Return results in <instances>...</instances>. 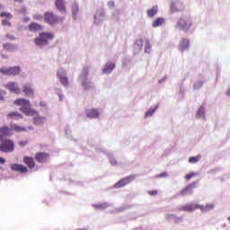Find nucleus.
Listing matches in <instances>:
<instances>
[{
    "label": "nucleus",
    "mask_w": 230,
    "mask_h": 230,
    "mask_svg": "<svg viewBox=\"0 0 230 230\" xmlns=\"http://www.w3.org/2000/svg\"><path fill=\"white\" fill-rule=\"evenodd\" d=\"M14 105L20 106L21 112H23L25 116H35L37 115V111L31 109V104L27 99H16L13 102Z\"/></svg>",
    "instance_id": "f257e3e1"
},
{
    "label": "nucleus",
    "mask_w": 230,
    "mask_h": 230,
    "mask_svg": "<svg viewBox=\"0 0 230 230\" xmlns=\"http://www.w3.org/2000/svg\"><path fill=\"white\" fill-rule=\"evenodd\" d=\"M55 39V34L53 32H40L39 34V37L34 39V42L36 46L39 48H42L43 46H48L49 44V41L53 40Z\"/></svg>",
    "instance_id": "f03ea898"
},
{
    "label": "nucleus",
    "mask_w": 230,
    "mask_h": 230,
    "mask_svg": "<svg viewBox=\"0 0 230 230\" xmlns=\"http://www.w3.org/2000/svg\"><path fill=\"white\" fill-rule=\"evenodd\" d=\"M15 150V143L13 140L5 138L0 142V152L4 154H12Z\"/></svg>",
    "instance_id": "7ed1b4c3"
},
{
    "label": "nucleus",
    "mask_w": 230,
    "mask_h": 230,
    "mask_svg": "<svg viewBox=\"0 0 230 230\" xmlns=\"http://www.w3.org/2000/svg\"><path fill=\"white\" fill-rule=\"evenodd\" d=\"M44 21L49 26H55V24H58V22H62L64 18H59L58 16L55 15L53 12H47L44 13Z\"/></svg>",
    "instance_id": "20e7f679"
},
{
    "label": "nucleus",
    "mask_w": 230,
    "mask_h": 230,
    "mask_svg": "<svg viewBox=\"0 0 230 230\" xmlns=\"http://www.w3.org/2000/svg\"><path fill=\"white\" fill-rule=\"evenodd\" d=\"M177 26L178 28H180V30H182L183 31H188V30H190V28L193 26V22L191 21L190 17L182 16L177 22Z\"/></svg>",
    "instance_id": "39448f33"
},
{
    "label": "nucleus",
    "mask_w": 230,
    "mask_h": 230,
    "mask_svg": "<svg viewBox=\"0 0 230 230\" xmlns=\"http://www.w3.org/2000/svg\"><path fill=\"white\" fill-rule=\"evenodd\" d=\"M0 73L5 76H15L21 73V66L2 67Z\"/></svg>",
    "instance_id": "423d86ee"
},
{
    "label": "nucleus",
    "mask_w": 230,
    "mask_h": 230,
    "mask_svg": "<svg viewBox=\"0 0 230 230\" xmlns=\"http://www.w3.org/2000/svg\"><path fill=\"white\" fill-rule=\"evenodd\" d=\"M136 177L134 175H130L126 178H123L115 183L114 188H123L127 186V184H130L132 181H134Z\"/></svg>",
    "instance_id": "0eeeda50"
},
{
    "label": "nucleus",
    "mask_w": 230,
    "mask_h": 230,
    "mask_svg": "<svg viewBox=\"0 0 230 230\" xmlns=\"http://www.w3.org/2000/svg\"><path fill=\"white\" fill-rule=\"evenodd\" d=\"M35 160L40 164L48 163L49 161V154L44 152L36 153Z\"/></svg>",
    "instance_id": "6e6552de"
},
{
    "label": "nucleus",
    "mask_w": 230,
    "mask_h": 230,
    "mask_svg": "<svg viewBox=\"0 0 230 230\" xmlns=\"http://www.w3.org/2000/svg\"><path fill=\"white\" fill-rule=\"evenodd\" d=\"M11 170L13 172H18L19 173H28V167L19 164H13Z\"/></svg>",
    "instance_id": "1a4fd4ad"
},
{
    "label": "nucleus",
    "mask_w": 230,
    "mask_h": 230,
    "mask_svg": "<svg viewBox=\"0 0 230 230\" xmlns=\"http://www.w3.org/2000/svg\"><path fill=\"white\" fill-rule=\"evenodd\" d=\"M196 184V182L189 184L187 187L181 190L180 195H181L182 197H186V195H191V193H193V189L195 188Z\"/></svg>",
    "instance_id": "9d476101"
},
{
    "label": "nucleus",
    "mask_w": 230,
    "mask_h": 230,
    "mask_svg": "<svg viewBox=\"0 0 230 230\" xmlns=\"http://www.w3.org/2000/svg\"><path fill=\"white\" fill-rule=\"evenodd\" d=\"M6 88L14 94H21V88L13 82L7 83Z\"/></svg>",
    "instance_id": "9b49d317"
},
{
    "label": "nucleus",
    "mask_w": 230,
    "mask_h": 230,
    "mask_svg": "<svg viewBox=\"0 0 230 230\" xmlns=\"http://www.w3.org/2000/svg\"><path fill=\"white\" fill-rule=\"evenodd\" d=\"M7 119H14L15 121H18V119H22L23 116L18 111H10L6 115Z\"/></svg>",
    "instance_id": "f8f14e48"
},
{
    "label": "nucleus",
    "mask_w": 230,
    "mask_h": 230,
    "mask_svg": "<svg viewBox=\"0 0 230 230\" xmlns=\"http://www.w3.org/2000/svg\"><path fill=\"white\" fill-rule=\"evenodd\" d=\"M86 116L87 118H90V119H94L96 118H100V111L98 110H87L86 111Z\"/></svg>",
    "instance_id": "ddd939ff"
},
{
    "label": "nucleus",
    "mask_w": 230,
    "mask_h": 230,
    "mask_svg": "<svg viewBox=\"0 0 230 230\" xmlns=\"http://www.w3.org/2000/svg\"><path fill=\"white\" fill-rule=\"evenodd\" d=\"M23 163L24 164H26V166H28V168H35V160L33 159V157L24 156Z\"/></svg>",
    "instance_id": "4468645a"
},
{
    "label": "nucleus",
    "mask_w": 230,
    "mask_h": 230,
    "mask_svg": "<svg viewBox=\"0 0 230 230\" xmlns=\"http://www.w3.org/2000/svg\"><path fill=\"white\" fill-rule=\"evenodd\" d=\"M190 48V40L182 39L179 45L180 51H186Z\"/></svg>",
    "instance_id": "2eb2a0df"
},
{
    "label": "nucleus",
    "mask_w": 230,
    "mask_h": 230,
    "mask_svg": "<svg viewBox=\"0 0 230 230\" xmlns=\"http://www.w3.org/2000/svg\"><path fill=\"white\" fill-rule=\"evenodd\" d=\"M22 92L24 93L25 96H33L35 93L33 92V88L30 84H24L22 87Z\"/></svg>",
    "instance_id": "dca6fc26"
},
{
    "label": "nucleus",
    "mask_w": 230,
    "mask_h": 230,
    "mask_svg": "<svg viewBox=\"0 0 230 230\" xmlns=\"http://www.w3.org/2000/svg\"><path fill=\"white\" fill-rule=\"evenodd\" d=\"M29 30L30 31H42L44 28L37 22H32L29 24Z\"/></svg>",
    "instance_id": "f3484780"
},
{
    "label": "nucleus",
    "mask_w": 230,
    "mask_h": 230,
    "mask_svg": "<svg viewBox=\"0 0 230 230\" xmlns=\"http://www.w3.org/2000/svg\"><path fill=\"white\" fill-rule=\"evenodd\" d=\"M114 67H116V64L114 63H108L105 65L102 73H104L105 75H109L111 73H112V69H114Z\"/></svg>",
    "instance_id": "a211bd4d"
},
{
    "label": "nucleus",
    "mask_w": 230,
    "mask_h": 230,
    "mask_svg": "<svg viewBox=\"0 0 230 230\" xmlns=\"http://www.w3.org/2000/svg\"><path fill=\"white\" fill-rule=\"evenodd\" d=\"M55 5L59 12H66V3L64 0H56Z\"/></svg>",
    "instance_id": "6ab92c4d"
},
{
    "label": "nucleus",
    "mask_w": 230,
    "mask_h": 230,
    "mask_svg": "<svg viewBox=\"0 0 230 230\" xmlns=\"http://www.w3.org/2000/svg\"><path fill=\"white\" fill-rule=\"evenodd\" d=\"M33 118L35 125H40L44 122L45 118L39 116V112L36 111V115H29Z\"/></svg>",
    "instance_id": "aec40b11"
},
{
    "label": "nucleus",
    "mask_w": 230,
    "mask_h": 230,
    "mask_svg": "<svg viewBox=\"0 0 230 230\" xmlns=\"http://www.w3.org/2000/svg\"><path fill=\"white\" fill-rule=\"evenodd\" d=\"M195 209H199V205H193V204H188L183 207H181L182 211H195Z\"/></svg>",
    "instance_id": "412c9836"
},
{
    "label": "nucleus",
    "mask_w": 230,
    "mask_h": 230,
    "mask_svg": "<svg viewBox=\"0 0 230 230\" xmlns=\"http://www.w3.org/2000/svg\"><path fill=\"white\" fill-rule=\"evenodd\" d=\"M11 130L12 128H9L8 126H2L0 127V136H10Z\"/></svg>",
    "instance_id": "4be33fe9"
},
{
    "label": "nucleus",
    "mask_w": 230,
    "mask_h": 230,
    "mask_svg": "<svg viewBox=\"0 0 230 230\" xmlns=\"http://www.w3.org/2000/svg\"><path fill=\"white\" fill-rule=\"evenodd\" d=\"M198 208L199 209H200V211L206 212V211H211V209L215 208V205L213 204H208L206 206L198 205Z\"/></svg>",
    "instance_id": "5701e85b"
},
{
    "label": "nucleus",
    "mask_w": 230,
    "mask_h": 230,
    "mask_svg": "<svg viewBox=\"0 0 230 230\" xmlns=\"http://www.w3.org/2000/svg\"><path fill=\"white\" fill-rule=\"evenodd\" d=\"M11 130H14V132H26V128L21 127L17 124H13L11 126Z\"/></svg>",
    "instance_id": "b1692460"
},
{
    "label": "nucleus",
    "mask_w": 230,
    "mask_h": 230,
    "mask_svg": "<svg viewBox=\"0 0 230 230\" xmlns=\"http://www.w3.org/2000/svg\"><path fill=\"white\" fill-rule=\"evenodd\" d=\"M158 12L157 6L153 7L152 9L147 10V15L148 17H154Z\"/></svg>",
    "instance_id": "393cba45"
},
{
    "label": "nucleus",
    "mask_w": 230,
    "mask_h": 230,
    "mask_svg": "<svg viewBox=\"0 0 230 230\" xmlns=\"http://www.w3.org/2000/svg\"><path fill=\"white\" fill-rule=\"evenodd\" d=\"M164 22V19H163V18H157V19L153 22V28H158V26H162Z\"/></svg>",
    "instance_id": "a878e982"
},
{
    "label": "nucleus",
    "mask_w": 230,
    "mask_h": 230,
    "mask_svg": "<svg viewBox=\"0 0 230 230\" xmlns=\"http://www.w3.org/2000/svg\"><path fill=\"white\" fill-rule=\"evenodd\" d=\"M59 80H60L61 84L65 87H67V85H69V80L67 79V77H66V76H59Z\"/></svg>",
    "instance_id": "bb28decb"
},
{
    "label": "nucleus",
    "mask_w": 230,
    "mask_h": 230,
    "mask_svg": "<svg viewBox=\"0 0 230 230\" xmlns=\"http://www.w3.org/2000/svg\"><path fill=\"white\" fill-rule=\"evenodd\" d=\"M199 161H200V155L192 156V157L189 158V163H191L192 164L199 163Z\"/></svg>",
    "instance_id": "cd10ccee"
},
{
    "label": "nucleus",
    "mask_w": 230,
    "mask_h": 230,
    "mask_svg": "<svg viewBox=\"0 0 230 230\" xmlns=\"http://www.w3.org/2000/svg\"><path fill=\"white\" fill-rule=\"evenodd\" d=\"M4 49H5L6 51H13V49H15V46L10 43H6V44H4Z\"/></svg>",
    "instance_id": "c85d7f7f"
},
{
    "label": "nucleus",
    "mask_w": 230,
    "mask_h": 230,
    "mask_svg": "<svg viewBox=\"0 0 230 230\" xmlns=\"http://www.w3.org/2000/svg\"><path fill=\"white\" fill-rule=\"evenodd\" d=\"M78 10H79L78 4H74L72 5V13H73V15H78Z\"/></svg>",
    "instance_id": "c756f323"
},
{
    "label": "nucleus",
    "mask_w": 230,
    "mask_h": 230,
    "mask_svg": "<svg viewBox=\"0 0 230 230\" xmlns=\"http://www.w3.org/2000/svg\"><path fill=\"white\" fill-rule=\"evenodd\" d=\"M146 53H150L152 51V45H150V41L146 40L145 47Z\"/></svg>",
    "instance_id": "7c9ffc66"
},
{
    "label": "nucleus",
    "mask_w": 230,
    "mask_h": 230,
    "mask_svg": "<svg viewBox=\"0 0 230 230\" xmlns=\"http://www.w3.org/2000/svg\"><path fill=\"white\" fill-rule=\"evenodd\" d=\"M155 111H157V108L150 109L149 111H147L146 112V118H150V116H153Z\"/></svg>",
    "instance_id": "2f4dec72"
},
{
    "label": "nucleus",
    "mask_w": 230,
    "mask_h": 230,
    "mask_svg": "<svg viewBox=\"0 0 230 230\" xmlns=\"http://www.w3.org/2000/svg\"><path fill=\"white\" fill-rule=\"evenodd\" d=\"M0 17H4L5 19H12L13 16L10 13H1Z\"/></svg>",
    "instance_id": "473e14b6"
},
{
    "label": "nucleus",
    "mask_w": 230,
    "mask_h": 230,
    "mask_svg": "<svg viewBox=\"0 0 230 230\" xmlns=\"http://www.w3.org/2000/svg\"><path fill=\"white\" fill-rule=\"evenodd\" d=\"M203 82L202 81H199L194 84V89L195 91H199V89H200V87H202L203 85Z\"/></svg>",
    "instance_id": "72a5a7b5"
},
{
    "label": "nucleus",
    "mask_w": 230,
    "mask_h": 230,
    "mask_svg": "<svg viewBox=\"0 0 230 230\" xmlns=\"http://www.w3.org/2000/svg\"><path fill=\"white\" fill-rule=\"evenodd\" d=\"M179 5V4L172 2L171 4V10L172 12H178L177 6Z\"/></svg>",
    "instance_id": "f704fd0d"
},
{
    "label": "nucleus",
    "mask_w": 230,
    "mask_h": 230,
    "mask_svg": "<svg viewBox=\"0 0 230 230\" xmlns=\"http://www.w3.org/2000/svg\"><path fill=\"white\" fill-rule=\"evenodd\" d=\"M2 26H9V28H10V27H12V22H10V21H8V19H4L2 21Z\"/></svg>",
    "instance_id": "c9c22d12"
},
{
    "label": "nucleus",
    "mask_w": 230,
    "mask_h": 230,
    "mask_svg": "<svg viewBox=\"0 0 230 230\" xmlns=\"http://www.w3.org/2000/svg\"><path fill=\"white\" fill-rule=\"evenodd\" d=\"M197 117H198V118H202V117H204V109H203V108H200V109L198 110Z\"/></svg>",
    "instance_id": "e433bc0d"
},
{
    "label": "nucleus",
    "mask_w": 230,
    "mask_h": 230,
    "mask_svg": "<svg viewBox=\"0 0 230 230\" xmlns=\"http://www.w3.org/2000/svg\"><path fill=\"white\" fill-rule=\"evenodd\" d=\"M193 177H195V172H190L186 174L185 179L186 181H190V179H193Z\"/></svg>",
    "instance_id": "4c0bfd02"
},
{
    "label": "nucleus",
    "mask_w": 230,
    "mask_h": 230,
    "mask_svg": "<svg viewBox=\"0 0 230 230\" xmlns=\"http://www.w3.org/2000/svg\"><path fill=\"white\" fill-rule=\"evenodd\" d=\"M33 19H34L35 21H42L43 16H42L41 14H34V15H33Z\"/></svg>",
    "instance_id": "58836bf2"
},
{
    "label": "nucleus",
    "mask_w": 230,
    "mask_h": 230,
    "mask_svg": "<svg viewBox=\"0 0 230 230\" xmlns=\"http://www.w3.org/2000/svg\"><path fill=\"white\" fill-rule=\"evenodd\" d=\"M5 39H8L9 40H15V36L12 34H6Z\"/></svg>",
    "instance_id": "ea45409f"
},
{
    "label": "nucleus",
    "mask_w": 230,
    "mask_h": 230,
    "mask_svg": "<svg viewBox=\"0 0 230 230\" xmlns=\"http://www.w3.org/2000/svg\"><path fill=\"white\" fill-rule=\"evenodd\" d=\"M136 44L141 48H143V39H139L138 40L136 41Z\"/></svg>",
    "instance_id": "a19ab883"
},
{
    "label": "nucleus",
    "mask_w": 230,
    "mask_h": 230,
    "mask_svg": "<svg viewBox=\"0 0 230 230\" xmlns=\"http://www.w3.org/2000/svg\"><path fill=\"white\" fill-rule=\"evenodd\" d=\"M158 191L157 190H149L148 194L151 195L152 197H155L157 195Z\"/></svg>",
    "instance_id": "79ce46f5"
},
{
    "label": "nucleus",
    "mask_w": 230,
    "mask_h": 230,
    "mask_svg": "<svg viewBox=\"0 0 230 230\" xmlns=\"http://www.w3.org/2000/svg\"><path fill=\"white\" fill-rule=\"evenodd\" d=\"M20 146H26V145H28L27 141H20L19 142Z\"/></svg>",
    "instance_id": "37998d69"
},
{
    "label": "nucleus",
    "mask_w": 230,
    "mask_h": 230,
    "mask_svg": "<svg viewBox=\"0 0 230 230\" xmlns=\"http://www.w3.org/2000/svg\"><path fill=\"white\" fill-rule=\"evenodd\" d=\"M6 163V160L3 157H0V164H4Z\"/></svg>",
    "instance_id": "c03bdc74"
},
{
    "label": "nucleus",
    "mask_w": 230,
    "mask_h": 230,
    "mask_svg": "<svg viewBox=\"0 0 230 230\" xmlns=\"http://www.w3.org/2000/svg\"><path fill=\"white\" fill-rule=\"evenodd\" d=\"M158 177H168V173L164 172L162 174H159Z\"/></svg>",
    "instance_id": "a18cd8bd"
},
{
    "label": "nucleus",
    "mask_w": 230,
    "mask_h": 230,
    "mask_svg": "<svg viewBox=\"0 0 230 230\" xmlns=\"http://www.w3.org/2000/svg\"><path fill=\"white\" fill-rule=\"evenodd\" d=\"M108 5L110 6V8H113L114 6V2H109Z\"/></svg>",
    "instance_id": "49530a36"
},
{
    "label": "nucleus",
    "mask_w": 230,
    "mask_h": 230,
    "mask_svg": "<svg viewBox=\"0 0 230 230\" xmlns=\"http://www.w3.org/2000/svg\"><path fill=\"white\" fill-rule=\"evenodd\" d=\"M16 3H22V0H14Z\"/></svg>",
    "instance_id": "de8ad7c7"
},
{
    "label": "nucleus",
    "mask_w": 230,
    "mask_h": 230,
    "mask_svg": "<svg viewBox=\"0 0 230 230\" xmlns=\"http://www.w3.org/2000/svg\"><path fill=\"white\" fill-rule=\"evenodd\" d=\"M23 13H26V8L22 9Z\"/></svg>",
    "instance_id": "09e8293b"
},
{
    "label": "nucleus",
    "mask_w": 230,
    "mask_h": 230,
    "mask_svg": "<svg viewBox=\"0 0 230 230\" xmlns=\"http://www.w3.org/2000/svg\"><path fill=\"white\" fill-rule=\"evenodd\" d=\"M0 10H3V4H0Z\"/></svg>",
    "instance_id": "8fccbe9b"
},
{
    "label": "nucleus",
    "mask_w": 230,
    "mask_h": 230,
    "mask_svg": "<svg viewBox=\"0 0 230 230\" xmlns=\"http://www.w3.org/2000/svg\"><path fill=\"white\" fill-rule=\"evenodd\" d=\"M0 100H3V94L0 93Z\"/></svg>",
    "instance_id": "3c124183"
},
{
    "label": "nucleus",
    "mask_w": 230,
    "mask_h": 230,
    "mask_svg": "<svg viewBox=\"0 0 230 230\" xmlns=\"http://www.w3.org/2000/svg\"><path fill=\"white\" fill-rule=\"evenodd\" d=\"M111 163H113V164H116V162H111Z\"/></svg>",
    "instance_id": "603ef678"
},
{
    "label": "nucleus",
    "mask_w": 230,
    "mask_h": 230,
    "mask_svg": "<svg viewBox=\"0 0 230 230\" xmlns=\"http://www.w3.org/2000/svg\"><path fill=\"white\" fill-rule=\"evenodd\" d=\"M3 137V136L0 135V139Z\"/></svg>",
    "instance_id": "864d4df0"
}]
</instances>
